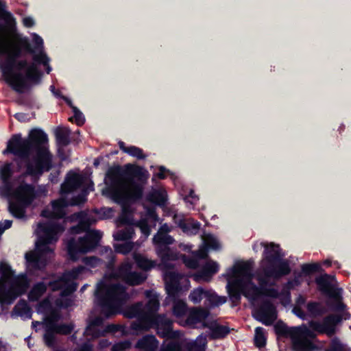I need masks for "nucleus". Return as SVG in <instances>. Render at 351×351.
<instances>
[{
	"label": "nucleus",
	"mask_w": 351,
	"mask_h": 351,
	"mask_svg": "<svg viewBox=\"0 0 351 351\" xmlns=\"http://www.w3.org/2000/svg\"><path fill=\"white\" fill-rule=\"evenodd\" d=\"M306 308L310 315L313 317L321 316L326 313V309L319 302L311 301L306 305Z\"/></svg>",
	"instance_id": "a18cd8bd"
},
{
	"label": "nucleus",
	"mask_w": 351,
	"mask_h": 351,
	"mask_svg": "<svg viewBox=\"0 0 351 351\" xmlns=\"http://www.w3.org/2000/svg\"><path fill=\"white\" fill-rule=\"evenodd\" d=\"M342 319L339 315H329L325 317L322 323L317 321L311 320L308 323L309 327L312 330L316 331L319 333L326 334L328 336L331 337L335 332V326Z\"/></svg>",
	"instance_id": "4468645a"
},
{
	"label": "nucleus",
	"mask_w": 351,
	"mask_h": 351,
	"mask_svg": "<svg viewBox=\"0 0 351 351\" xmlns=\"http://www.w3.org/2000/svg\"><path fill=\"white\" fill-rule=\"evenodd\" d=\"M165 289L169 297L176 300L178 299L182 287L179 280L172 276L170 281L166 283Z\"/></svg>",
	"instance_id": "4c0bfd02"
},
{
	"label": "nucleus",
	"mask_w": 351,
	"mask_h": 351,
	"mask_svg": "<svg viewBox=\"0 0 351 351\" xmlns=\"http://www.w3.org/2000/svg\"><path fill=\"white\" fill-rule=\"evenodd\" d=\"M61 319V315L56 311H52L49 315L47 317L45 322V333H48V335H51V329L53 328V326L58 324V322Z\"/></svg>",
	"instance_id": "37998d69"
},
{
	"label": "nucleus",
	"mask_w": 351,
	"mask_h": 351,
	"mask_svg": "<svg viewBox=\"0 0 351 351\" xmlns=\"http://www.w3.org/2000/svg\"><path fill=\"white\" fill-rule=\"evenodd\" d=\"M52 242V241L39 238L36 243V251L39 254H42L43 257L47 254L53 253V250L49 246V244L51 243Z\"/></svg>",
	"instance_id": "09e8293b"
},
{
	"label": "nucleus",
	"mask_w": 351,
	"mask_h": 351,
	"mask_svg": "<svg viewBox=\"0 0 351 351\" xmlns=\"http://www.w3.org/2000/svg\"><path fill=\"white\" fill-rule=\"evenodd\" d=\"M278 298H280V303L283 306H285L289 304L291 301V293H290L289 290L283 289L280 291V296Z\"/></svg>",
	"instance_id": "0e129e2a"
},
{
	"label": "nucleus",
	"mask_w": 351,
	"mask_h": 351,
	"mask_svg": "<svg viewBox=\"0 0 351 351\" xmlns=\"http://www.w3.org/2000/svg\"><path fill=\"white\" fill-rule=\"evenodd\" d=\"M160 351H182V346L178 341H171L162 346Z\"/></svg>",
	"instance_id": "680f3d73"
},
{
	"label": "nucleus",
	"mask_w": 351,
	"mask_h": 351,
	"mask_svg": "<svg viewBox=\"0 0 351 351\" xmlns=\"http://www.w3.org/2000/svg\"><path fill=\"white\" fill-rule=\"evenodd\" d=\"M95 296L101 313L106 317L116 315L117 309L128 298L125 287L120 283L101 285L95 293Z\"/></svg>",
	"instance_id": "20e7f679"
},
{
	"label": "nucleus",
	"mask_w": 351,
	"mask_h": 351,
	"mask_svg": "<svg viewBox=\"0 0 351 351\" xmlns=\"http://www.w3.org/2000/svg\"><path fill=\"white\" fill-rule=\"evenodd\" d=\"M88 195V192L86 190H83L78 195L73 197L71 199V205L72 206H80L84 204L86 200V196Z\"/></svg>",
	"instance_id": "bf43d9fd"
},
{
	"label": "nucleus",
	"mask_w": 351,
	"mask_h": 351,
	"mask_svg": "<svg viewBox=\"0 0 351 351\" xmlns=\"http://www.w3.org/2000/svg\"><path fill=\"white\" fill-rule=\"evenodd\" d=\"M207 291L208 290H205L202 287H199L191 291L189 295V298L194 304H199L203 298H206Z\"/></svg>",
	"instance_id": "8fccbe9b"
},
{
	"label": "nucleus",
	"mask_w": 351,
	"mask_h": 351,
	"mask_svg": "<svg viewBox=\"0 0 351 351\" xmlns=\"http://www.w3.org/2000/svg\"><path fill=\"white\" fill-rule=\"evenodd\" d=\"M310 335H297L292 338L293 351H313L318 350V347L308 338H314L315 335L311 330Z\"/></svg>",
	"instance_id": "4be33fe9"
},
{
	"label": "nucleus",
	"mask_w": 351,
	"mask_h": 351,
	"mask_svg": "<svg viewBox=\"0 0 351 351\" xmlns=\"http://www.w3.org/2000/svg\"><path fill=\"white\" fill-rule=\"evenodd\" d=\"M103 234L98 230H90L86 232L83 237L77 239L74 237L68 240L66 243L67 252L73 261L79 259L80 255L94 251L99 245Z\"/></svg>",
	"instance_id": "423d86ee"
},
{
	"label": "nucleus",
	"mask_w": 351,
	"mask_h": 351,
	"mask_svg": "<svg viewBox=\"0 0 351 351\" xmlns=\"http://www.w3.org/2000/svg\"><path fill=\"white\" fill-rule=\"evenodd\" d=\"M16 197L20 199L33 200L35 195V189L33 185L25 183L21 184L16 190Z\"/></svg>",
	"instance_id": "72a5a7b5"
},
{
	"label": "nucleus",
	"mask_w": 351,
	"mask_h": 351,
	"mask_svg": "<svg viewBox=\"0 0 351 351\" xmlns=\"http://www.w3.org/2000/svg\"><path fill=\"white\" fill-rule=\"evenodd\" d=\"M0 19L4 21L5 32L6 30L13 31L15 29V20L9 12L5 10V4L0 0Z\"/></svg>",
	"instance_id": "f704fd0d"
},
{
	"label": "nucleus",
	"mask_w": 351,
	"mask_h": 351,
	"mask_svg": "<svg viewBox=\"0 0 351 351\" xmlns=\"http://www.w3.org/2000/svg\"><path fill=\"white\" fill-rule=\"evenodd\" d=\"M53 326V328L51 330V335H48V333H44L43 335L44 343L46 346L50 348H54L57 345L56 334L68 335H70L74 329V324L72 323L58 324L56 326Z\"/></svg>",
	"instance_id": "a211bd4d"
},
{
	"label": "nucleus",
	"mask_w": 351,
	"mask_h": 351,
	"mask_svg": "<svg viewBox=\"0 0 351 351\" xmlns=\"http://www.w3.org/2000/svg\"><path fill=\"white\" fill-rule=\"evenodd\" d=\"M334 276L325 274L315 278L318 289L324 295L335 300L332 308L337 311H343L346 305L341 301L339 289L332 284Z\"/></svg>",
	"instance_id": "1a4fd4ad"
},
{
	"label": "nucleus",
	"mask_w": 351,
	"mask_h": 351,
	"mask_svg": "<svg viewBox=\"0 0 351 351\" xmlns=\"http://www.w3.org/2000/svg\"><path fill=\"white\" fill-rule=\"evenodd\" d=\"M93 222V220L91 218L84 217L80 219L77 225L70 228L69 233L71 234H78L82 232L86 233V232L90 228Z\"/></svg>",
	"instance_id": "c9c22d12"
},
{
	"label": "nucleus",
	"mask_w": 351,
	"mask_h": 351,
	"mask_svg": "<svg viewBox=\"0 0 351 351\" xmlns=\"http://www.w3.org/2000/svg\"><path fill=\"white\" fill-rule=\"evenodd\" d=\"M114 248L117 252L126 254L132 250V246L130 243H123L115 245Z\"/></svg>",
	"instance_id": "338daca9"
},
{
	"label": "nucleus",
	"mask_w": 351,
	"mask_h": 351,
	"mask_svg": "<svg viewBox=\"0 0 351 351\" xmlns=\"http://www.w3.org/2000/svg\"><path fill=\"white\" fill-rule=\"evenodd\" d=\"M158 346V341L154 335H147L140 339L135 347L143 351H156Z\"/></svg>",
	"instance_id": "c85d7f7f"
},
{
	"label": "nucleus",
	"mask_w": 351,
	"mask_h": 351,
	"mask_svg": "<svg viewBox=\"0 0 351 351\" xmlns=\"http://www.w3.org/2000/svg\"><path fill=\"white\" fill-rule=\"evenodd\" d=\"M38 228L43 233V235L39 238L52 241H57L59 235L64 231V226L62 223L53 221L40 223Z\"/></svg>",
	"instance_id": "6ab92c4d"
},
{
	"label": "nucleus",
	"mask_w": 351,
	"mask_h": 351,
	"mask_svg": "<svg viewBox=\"0 0 351 351\" xmlns=\"http://www.w3.org/2000/svg\"><path fill=\"white\" fill-rule=\"evenodd\" d=\"M73 117L69 119V121L73 122V119H75L76 124L81 126L85 123V118L83 113L77 108H73Z\"/></svg>",
	"instance_id": "052dcab7"
},
{
	"label": "nucleus",
	"mask_w": 351,
	"mask_h": 351,
	"mask_svg": "<svg viewBox=\"0 0 351 351\" xmlns=\"http://www.w3.org/2000/svg\"><path fill=\"white\" fill-rule=\"evenodd\" d=\"M152 241L155 245L156 254L160 258L162 262L176 261L178 258L177 253L169 247V245L173 244L175 241L173 237L157 232L154 236Z\"/></svg>",
	"instance_id": "f8f14e48"
},
{
	"label": "nucleus",
	"mask_w": 351,
	"mask_h": 351,
	"mask_svg": "<svg viewBox=\"0 0 351 351\" xmlns=\"http://www.w3.org/2000/svg\"><path fill=\"white\" fill-rule=\"evenodd\" d=\"M322 270L321 265L319 263H306L302 266V272L304 276H310L320 272Z\"/></svg>",
	"instance_id": "6e6d98bb"
},
{
	"label": "nucleus",
	"mask_w": 351,
	"mask_h": 351,
	"mask_svg": "<svg viewBox=\"0 0 351 351\" xmlns=\"http://www.w3.org/2000/svg\"><path fill=\"white\" fill-rule=\"evenodd\" d=\"M32 203V199H20L16 198L15 202H10L9 212L17 219H23L25 216V208Z\"/></svg>",
	"instance_id": "a878e982"
},
{
	"label": "nucleus",
	"mask_w": 351,
	"mask_h": 351,
	"mask_svg": "<svg viewBox=\"0 0 351 351\" xmlns=\"http://www.w3.org/2000/svg\"><path fill=\"white\" fill-rule=\"evenodd\" d=\"M65 180L74 189H77L81 186L83 179L79 173L69 171L66 175Z\"/></svg>",
	"instance_id": "603ef678"
},
{
	"label": "nucleus",
	"mask_w": 351,
	"mask_h": 351,
	"mask_svg": "<svg viewBox=\"0 0 351 351\" xmlns=\"http://www.w3.org/2000/svg\"><path fill=\"white\" fill-rule=\"evenodd\" d=\"M48 143V136L43 130L33 128L27 138L23 139L21 134L12 135L3 154L10 153L22 160H27L32 154L49 151Z\"/></svg>",
	"instance_id": "7ed1b4c3"
},
{
	"label": "nucleus",
	"mask_w": 351,
	"mask_h": 351,
	"mask_svg": "<svg viewBox=\"0 0 351 351\" xmlns=\"http://www.w3.org/2000/svg\"><path fill=\"white\" fill-rule=\"evenodd\" d=\"M254 317L265 326H271L277 318L275 306L270 300H265L256 311Z\"/></svg>",
	"instance_id": "2eb2a0df"
},
{
	"label": "nucleus",
	"mask_w": 351,
	"mask_h": 351,
	"mask_svg": "<svg viewBox=\"0 0 351 351\" xmlns=\"http://www.w3.org/2000/svg\"><path fill=\"white\" fill-rule=\"evenodd\" d=\"M263 256L267 263L263 268L266 277L279 279L290 274L289 264L287 260L283 259L284 254L279 245L270 243L265 245Z\"/></svg>",
	"instance_id": "39448f33"
},
{
	"label": "nucleus",
	"mask_w": 351,
	"mask_h": 351,
	"mask_svg": "<svg viewBox=\"0 0 351 351\" xmlns=\"http://www.w3.org/2000/svg\"><path fill=\"white\" fill-rule=\"evenodd\" d=\"M26 288L19 277L12 280L11 285L8 288L4 282H0V305L1 311L6 310L5 306L12 304L15 300L22 295Z\"/></svg>",
	"instance_id": "ddd939ff"
},
{
	"label": "nucleus",
	"mask_w": 351,
	"mask_h": 351,
	"mask_svg": "<svg viewBox=\"0 0 351 351\" xmlns=\"http://www.w3.org/2000/svg\"><path fill=\"white\" fill-rule=\"evenodd\" d=\"M134 234V230L132 227H126L125 228L119 230L113 235L114 239L116 241H127L131 239Z\"/></svg>",
	"instance_id": "3c124183"
},
{
	"label": "nucleus",
	"mask_w": 351,
	"mask_h": 351,
	"mask_svg": "<svg viewBox=\"0 0 351 351\" xmlns=\"http://www.w3.org/2000/svg\"><path fill=\"white\" fill-rule=\"evenodd\" d=\"M37 64L35 62L31 64L27 62V66L24 69L26 70L25 74L21 71H16L6 83L12 90L20 94L30 88L32 84H39L43 73L38 68Z\"/></svg>",
	"instance_id": "0eeeda50"
},
{
	"label": "nucleus",
	"mask_w": 351,
	"mask_h": 351,
	"mask_svg": "<svg viewBox=\"0 0 351 351\" xmlns=\"http://www.w3.org/2000/svg\"><path fill=\"white\" fill-rule=\"evenodd\" d=\"M210 315L208 310L202 307H191L189 308L187 313L186 319L184 321L183 326H189L191 328H196L197 324L206 322L205 320Z\"/></svg>",
	"instance_id": "412c9836"
},
{
	"label": "nucleus",
	"mask_w": 351,
	"mask_h": 351,
	"mask_svg": "<svg viewBox=\"0 0 351 351\" xmlns=\"http://www.w3.org/2000/svg\"><path fill=\"white\" fill-rule=\"evenodd\" d=\"M267 339L265 334V329L262 327L255 328L254 343L256 347L258 348H264L266 346Z\"/></svg>",
	"instance_id": "de8ad7c7"
},
{
	"label": "nucleus",
	"mask_w": 351,
	"mask_h": 351,
	"mask_svg": "<svg viewBox=\"0 0 351 351\" xmlns=\"http://www.w3.org/2000/svg\"><path fill=\"white\" fill-rule=\"evenodd\" d=\"M252 265L250 262H241L235 267V272L249 278L247 282H243V295L251 300H256L262 296V287H257L252 280Z\"/></svg>",
	"instance_id": "9d476101"
},
{
	"label": "nucleus",
	"mask_w": 351,
	"mask_h": 351,
	"mask_svg": "<svg viewBox=\"0 0 351 351\" xmlns=\"http://www.w3.org/2000/svg\"><path fill=\"white\" fill-rule=\"evenodd\" d=\"M39 53H36V51H34V53L33 54V61L36 62L38 64H43L44 66L47 65L49 62V58L45 53V52L43 51V49L38 50Z\"/></svg>",
	"instance_id": "4d7b16f0"
},
{
	"label": "nucleus",
	"mask_w": 351,
	"mask_h": 351,
	"mask_svg": "<svg viewBox=\"0 0 351 351\" xmlns=\"http://www.w3.org/2000/svg\"><path fill=\"white\" fill-rule=\"evenodd\" d=\"M145 182L148 179V171L143 167L126 164L123 167L117 165L110 167L106 174V191L117 203L125 204L130 200L136 201L143 197V186L134 179Z\"/></svg>",
	"instance_id": "f257e3e1"
},
{
	"label": "nucleus",
	"mask_w": 351,
	"mask_h": 351,
	"mask_svg": "<svg viewBox=\"0 0 351 351\" xmlns=\"http://www.w3.org/2000/svg\"><path fill=\"white\" fill-rule=\"evenodd\" d=\"M326 351H351V348L346 344L343 343L338 337H335L331 340Z\"/></svg>",
	"instance_id": "5fc2aeb1"
},
{
	"label": "nucleus",
	"mask_w": 351,
	"mask_h": 351,
	"mask_svg": "<svg viewBox=\"0 0 351 351\" xmlns=\"http://www.w3.org/2000/svg\"><path fill=\"white\" fill-rule=\"evenodd\" d=\"M274 330L277 335L287 337L291 338L295 337L297 335H310L311 334V329L306 326L288 327L283 322L279 321L274 326Z\"/></svg>",
	"instance_id": "aec40b11"
},
{
	"label": "nucleus",
	"mask_w": 351,
	"mask_h": 351,
	"mask_svg": "<svg viewBox=\"0 0 351 351\" xmlns=\"http://www.w3.org/2000/svg\"><path fill=\"white\" fill-rule=\"evenodd\" d=\"M204 328H209L210 330L209 338L211 340L223 339L226 338L231 331L229 326L219 324L215 322L210 324L204 322Z\"/></svg>",
	"instance_id": "b1692460"
},
{
	"label": "nucleus",
	"mask_w": 351,
	"mask_h": 351,
	"mask_svg": "<svg viewBox=\"0 0 351 351\" xmlns=\"http://www.w3.org/2000/svg\"><path fill=\"white\" fill-rule=\"evenodd\" d=\"M118 145L120 149L123 152L126 153L128 155L137 158L138 160H143L145 159L147 157V156L143 153V150L141 148H139L134 145L127 147L125 145V143L122 141H119Z\"/></svg>",
	"instance_id": "473e14b6"
},
{
	"label": "nucleus",
	"mask_w": 351,
	"mask_h": 351,
	"mask_svg": "<svg viewBox=\"0 0 351 351\" xmlns=\"http://www.w3.org/2000/svg\"><path fill=\"white\" fill-rule=\"evenodd\" d=\"M82 269L83 268L82 266L73 268L70 271L64 274L63 275L62 279L63 280H67L71 278H73V279L77 278L78 277V276L80 275V274L82 272Z\"/></svg>",
	"instance_id": "e2e57ef3"
},
{
	"label": "nucleus",
	"mask_w": 351,
	"mask_h": 351,
	"mask_svg": "<svg viewBox=\"0 0 351 351\" xmlns=\"http://www.w3.org/2000/svg\"><path fill=\"white\" fill-rule=\"evenodd\" d=\"M0 274L5 278L13 277L14 279L16 277L14 276V271L12 269L11 266L4 262L0 263Z\"/></svg>",
	"instance_id": "13d9d810"
},
{
	"label": "nucleus",
	"mask_w": 351,
	"mask_h": 351,
	"mask_svg": "<svg viewBox=\"0 0 351 351\" xmlns=\"http://www.w3.org/2000/svg\"><path fill=\"white\" fill-rule=\"evenodd\" d=\"M133 258L136 266L145 271H150L157 265L156 261L150 260L141 254H134Z\"/></svg>",
	"instance_id": "2f4dec72"
},
{
	"label": "nucleus",
	"mask_w": 351,
	"mask_h": 351,
	"mask_svg": "<svg viewBox=\"0 0 351 351\" xmlns=\"http://www.w3.org/2000/svg\"><path fill=\"white\" fill-rule=\"evenodd\" d=\"M131 346V343L128 341H121L115 343L112 347V351H125Z\"/></svg>",
	"instance_id": "774afa93"
},
{
	"label": "nucleus",
	"mask_w": 351,
	"mask_h": 351,
	"mask_svg": "<svg viewBox=\"0 0 351 351\" xmlns=\"http://www.w3.org/2000/svg\"><path fill=\"white\" fill-rule=\"evenodd\" d=\"M4 32L5 25L0 24V55H7L5 61L0 64V67L7 82L16 71H21L27 66L26 60H19L22 57L23 50L27 53H34V49L26 37L20 38L18 43L13 45L12 48H8L2 36Z\"/></svg>",
	"instance_id": "f03ea898"
},
{
	"label": "nucleus",
	"mask_w": 351,
	"mask_h": 351,
	"mask_svg": "<svg viewBox=\"0 0 351 351\" xmlns=\"http://www.w3.org/2000/svg\"><path fill=\"white\" fill-rule=\"evenodd\" d=\"M189 310L188 305L184 301L179 299L173 300L172 312L176 317H184L188 313Z\"/></svg>",
	"instance_id": "ea45409f"
},
{
	"label": "nucleus",
	"mask_w": 351,
	"mask_h": 351,
	"mask_svg": "<svg viewBox=\"0 0 351 351\" xmlns=\"http://www.w3.org/2000/svg\"><path fill=\"white\" fill-rule=\"evenodd\" d=\"M47 291V286L43 282L35 284L30 290L28 297L32 301L38 300Z\"/></svg>",
	"instance_id": "c03bdc74"
},
{
	"label": "nucleus",
	"mask_w": 351,
	"mask_h": 351,
	"mask_svg": "<svg viewBox=\"0 0 351 351\" xmlns=\"http://www.w3.org/2000/svg\"><path fill=\"white\" fill-rule=\"evenodd\" d=\"M32 161L26 162V174L31 176H40L45 171H49L53 167V155L50 151L35 152Z\"/></svg>",
	"instance_id": "6e6552de"
},
{
	"label": "nucleus",
	"mask_w": 351,
	"mask_h": 351,
	"mask_svg": "<svg viewBox=\"0 0 351 351\" xmlns=\"http://www.w3.org/2000/svg\"><path fill=\"white\" fill-rule=\"evenodd\" d=\"M104 319L101 317H96L90 320L85 329L84 334L87 336H91L93 339L105 336V331L100 330L97 327L102 326Z\"/></svg>",
	"instance_id": "cd10ccee"
},
{
	"label": "nucleus",
	"mask_w": 351,
	"mask_h": 351,
	"mask_svg": "<svg viewBox=\"0 0 351 351\" xmlns=\"http://www.w3.org/2000/svg\"><path fill=\"white\" fill-rule=\"evenodd\" d=\"M207 344L206 337L202 334L197 336L195 340L185 342L183 348L186 351H206Z\"/></svg>",
	"instance_id": "7c9ffc66"
},
{
	"label": "nucleus",
	"mask_w": 351,
	"mask_h": 351,
	"mask_svg": "<svg viewBox=\"0 0 351 351\" xmlns=\"http://www.w3.org/2000/svg\"><path fill=\"white\" fill-rule=\"evenodd\" d=\"M167 193L165 191L154 190L149 193L147 199L149 202L158 205L159 206H164L166 204L167 197Z\"/></svg>",
	"instance_id": "58836bf2"
},
{
	"label": "nucleus",
	"mask_w": 351,
	"mask_h": 351,
	"mask_svg": "<svg viewBox=\"0 0 351 351\" xmlns=\"http://www.w3.org/2000/svg\"><path fill=\"white\" fill-rule=\"evenodd\" d=\"M71 130L69 128L58 127L55 131L56 143L58 146L66 147L71 143Z\"/></svg>",
	"instance_id": "e433bc0d"
},
{
	"label": "nucleus",
	"mask_w": 351,
	"mask_h": 351,
	"mask_svg": "<svg viewBox=\"0 0 351 351\" xmlns=\"http://www.w3.org/2000/svg\"><path fill=\"white\" fill-rule=\"evenodd\" d=\"M219 269V266L217 262L209 261L202 267L199 276L202 278L211 277L218 272Z\"/></svg>",
	"instance_id": "a19ab883"
},
{
	"label": "nucleus",
	"mask_w": 351,
	"mask_h": 351,
	"mask_svg": "<svg viewBox=\"0 0 351 351\" xmlns=\"http://www.w3.org/2000/svg\"><path fill=\"white\" fill-rule=\"evenodd\" d=\"M160 307V302L156 296L149 298L147 302L143 305V316L141 319L147 324L158 316V311Z\"/></svg>",
	"instance_id": "5701e85b"
},
{
	"label": "nucleus",
	"mask_w": 351,
	"mask_h": 351,
	"mask_svg": "<svg viewBox=\"0 0 351 351\" xmlns=\"http://www.w3.org/2000/svg\"><path fill=\"white\" fill-rule=\"evenodd\" d=\"M227 292L230 300L237 306L241 302V295H243V285L241 280H236L228 282L226 285Z\"/></svg>",
	"instance_id": "393cba45"
},
{
	"label": "nucleus",
	"mask_w": 351,
	"mask_h": 351,
	"mask_svg": "<svg viewBox=\"0 0 351 351\" xmlns=\"http://www.w3.org/2000/svg\"><path fill=\"white\" fill-rule=\"evenodd\" d=\"M119 277L128 285L136 286L143 284L147 277L145 275L138 272L132 271L130 263L121 265L118 269Z\"/></svg>",
	"instance_id": "f3484780"
},
{
	"label": "nucleus",
	"mask_w": 351,
	"mask_h": 351,
	"mask_svg": "<svg viewBox=\"0 0 351 351\" xmlns=\"http://www.w3.org/2000/svg\"><path fill=\"white\" fill-rule=\"evenodd\" d=\"M19 316L31 319L32 316V311L28 303L24 299H20L13 308L11 313V317Z\"/></svg>",
	"instance_id": "c756f323"
},
{
	"label": "nucleus",
	"mask_w": 351,
	"mask_h": 351,
	"mask_svg": "<svg viewBox=\"0 0 351 351\" xmlns=\"http://www.w3.org/2000/svg\"><path fill=\"white\" fill-rule=\"evenodd\" d=\"M25 260L28 267L36 270H41L46 267L47 260L37 251L25 254Z\"/></svg>",
	"instance_id": "bb28decb"
},
{
	"label": "nucleus",
	"mask_w": 351,
	"mask_h": 351,
	"mask_svg": "<svg viewBox=\"0 0 351 351\" xmlns=\"http://www.w3.org/2000/svg\"><path fill=\"white\" fill-rule=\"evenodd\" d=\"M176 223L178 224V227L180 228L184 232H189L190 231H194L195 232H197L199 230L201 226L200 223L198 221L187 223L183 218L176 221Z\"/></svg>",
	"instance_id": "49530a36"
},
{
	"label": "nucleus",
	"mask_w": 351,
	"mask_h": 351,
	"mask_svg": "<svg viewBox=\"0 0 351 351\" xmlns=\"http://www.w3.org/2000/svg\"><path fill=\"white\" fill-rule=\"evenodd\" d=\"M262 296H266L271 298H278L280 293L275 288L262 287Z\"/></svg>",
	"instance_id": "69168bd1"
},
{
	"label": "nucleus",
	"mask_w": 351,
	"mask_h": 351,
	"mask_svg": "<svg viewBox=\"0 0 351 351\" xmlns=\"http://www.w3.org/2000/svg\"><path fill=\"white\" fill-rule=\"evenodd\" d=\"M205 298L213 306L221 305L226 302V297L219 296L217 293L210 291H207Z\"/></svg>",
	"instance_id": "864d4df0"
},
{
	"label": "nucleus",
	"mask_w": 351,
	"mask_h": 351,
	"mask_svg": "<svg viewBox=\"0 0 351 351\" xmlns=\"http://www.w3.org/2000/svg\"><path fill=\"white\" fill-rule=\"evenodd\" d=\"M151 328H154L161 338L176 339L180 336L179 331L173 330V322L164 314L158 315L154 319L146 324L143 331H147Z\"/></svg>",
	"instance_id": "9b49d317"
},
{
	"label": "nucleus",
	"mask_w": 351,
	"mask_h": 351,
	"mask_svg": "<svg viewBox=\"0 0 351 351\" xmlns=\"http://www.w3.org/2000/svg\"><path fill=\"white\" fill-rule=\"evenodd\" d=\"M123 315L130 319L136 318V320L131 324L130 328L132 330L136 332L143 331L146 323L141 319L143 316L142 302H136L127 306L123 311Z\"/></svg>",
	"instance_id": "dca6fc26"
},
{
	"label": "nucleus",
	"mask_w": 351,
	"mask_h": 351,
	"mask_svg": "<svg viewBox=\"0 0 351 351\" xmlns=\"http://www.w3.org/2000/svg\"><path fill=\"white\" fill-rule=\"evenodd\" d=\"M66 203L64 199H58L51 202V207L55 218L57 219H63L66 215L64 210Z\"/></svg>",
	"instance_id": "79ce46f5"
}]
</instances>
